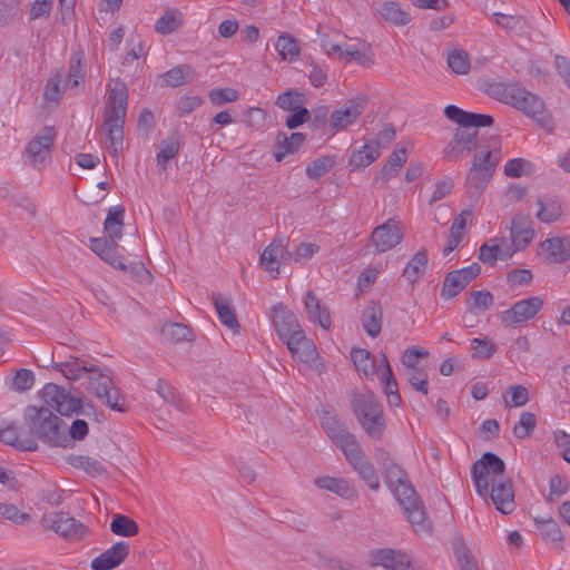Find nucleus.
<instances>
[{
	"mask_svg": "<svg viewBox=\"0 0 570 570\" xmlns=\"http://www.w3.org/2000/svg\"><path fill=\"white\" fill-rule=\"evenodd\" d=\"M53 368L66 379L77 381L87 375V391L96 396L104 405L112 411L125 413L128 411V402L121 390L115 385L108 371L81 360L70 356L67 361L55 363Z\"/></svg>",
	"mask_w": 570,
	"mask_h": 570,
	"instance_id": "obj_1",
	"label": "nucleus"
},
{
	"mask_svg": "<svg viewBox=\"0 0 570 570\" xmlns=\"http://www.w3.org/2000/svg\"><path fill=\"white\" fill-rule=\"evenodd\" d=\"M128 105V89L125 82L117 79L110 82L105 101L104 129L110 142L109 150L118 157L124 147V125Z\"/></svg>",
	"mask_w": 570,
	"mask_h": 570,
	"instance_id": "obj_2",
	"label": "nucleus"
},
{
	"mask_svg": "<svg viewBox=\"0 0 570 570\" xmlns=\"http://www.w3.org/2000/svg\"><path fill=\"white\" fill-rule=\"evenodd\" d=\"M30 434L51 445L65 446L68 438L65 422L48 407L30 405L23 414Z\"/></svg>",
	"mask_w": 570,
	"mask_h": 570,
	"instance_id": "obj_3",
	"label": "nucleus"
},
{
	"mask_svg": "<svg viewBox=\"0 0 570 570\" xmlns=\"http://www.w3.org/2000/svg\"><path fill=\"white\" fill-rule=\"evenodd\" d=\"M497 144L498 141L494 140L492 146H480L476 149L465 180L466 193L470 197H479L495 171L501 159Z\"/></svg>",
	"mask_w": 570,
	"mask_h": 570,
	"instance_id": "obj_4",
	"label": "nucleus"
},
{
	"mask_svg": "<svg viewBox=\"0 0 570 570\" xmlns=\"http://www.w3.org/2000/svg\"><path fill=\"white\" fill-rule=\"evenodd\" d=\"M495 92L499 100L522 110L525 115L532 117L544 127L549 125L550 119L547 116L542 99L529 92L519 83L499 85L495 88Z\"/></svg>",
	"mask_w": 570,
	"mask_h": 570,
	"instance_id": "obj_5",
	"label": "nucleus"
},
{
	"mask_svg": "<svg viewBox=\"0 0 570 570\" xmlns=\"http://www.w3.org/2000/svg\"><path fill=\"white\" fill-rule=\"evenodd\" d=\"M352 407L365 433L374 440H381L386 424L382 405L376 396L372 392L355 394Z\"/></svg>",
	"mask_w": 570,
	"mask_h": 570,
	"instance_id": "obj_6",
	"label": "nucleus"
},
{
	"mask_svg": "<svg viewBox=\"0 0 570 570\" xmlns=\"http://www.w3.org/2000/svg\"><path fill=\"white\" fill-rule=\"evenodd\" d=\"M393 493L412 524L415 532H430L432 527L428 519L425 508L416 494L415 489L407 482L393 485Z\"/></svg>",
	"mask_w": 570,
	"mask_h": 570,
	"instance_id": "obj_7",
	"label": "nucleus"
},
{
	"mask_svg": "<svg viewBox=\"0 0 570 570\" xmlns=\"http://www.w3.org/2000/svg\"><path fill=\"white\" fill-rule=\"evenodd\" d=\"M471 476L480 497L487 498L490 485L507 476L504 462L494 453L485 452L471 469Z\"/></svg>",
	"mask_w": 570,
	"mask_h": 570,
	"instance_id": "obj_8",
	"label": "nucleus"
},
{
	"mask_svg": "<svg viewBox=\"0 0 570 570\" xmlns=\"http://www.w3.org/2000/svg\"><path fill=\"white\" fill-rule=\"evenodd\" d=\"M57 137L53 126H43L27 144L23 157L29 166L42 169L51 161V149Z\"/></svg>",
	"mask_w": 570,
	"mask_h": 570,
	"instance_id": "obj_9",
	"label": "nucleus"
},
{
	"mask_svg": "<svg viewBox=\"0 0 570 570\" xmlns=\"http://www.w3.org/2000/svg\"><path fill=\"white\" fill-rule=\"evenodd\" d=\"M543 307L540 296H531L515 302L509 309L501 312L500 321L505 327H517L533 318Z\"/></svg>",
	"mask_w": 570,
	"mask_h": 570,
	"instance_id": "obj_10",
	"label": "nucleus"
},
{
	"mask_svg": "<svg viewBox=\"0 0 570 570\" xmlns=\"http://www.w3.org/2000/svg\"><path fill=\"white\" fill-rule=\"evenodd\" d=\"M478 130L472 128H458L453 138L444 147L443 154L448 161H459L470 155L473 149H478L476 145Z\"/></svg>",
	"mask_w": 570,
	"mask_h": 570,
	"instance_id": "obj_11",
	"label": "nucleus"
},
{
	"mask_svg": "<svg viewBox=\"0 0 570 570\" xmlns=\"http://www.w3.org/2000/svg\"><path fill=\"white\" fill-rule=\"evenodd\" d=\"M404 228L400 220L390 218L376 226L371 234V244L375 253H385L396 247L403 239Z\"/></svg>",
	"mask_w": 570,
	"mask_h": 570,
	"instance_id": "obj_12",
	"label": "nucleus"
},
{
	"mask_svg": "<svg viewBox=\"0 0 570 570\" xmlns=\"http://www.w3.org/2000/svg\"><path fill=\"white\" fill-rule=\"evenodd\" d=\"M41 394L43 401L61 415H71L81 411V400L53 383L46 384Z\"/></svg>",
	"mask_w": 570,
	"mask_h": 570,
	"instance_id": "obj_13",
	"label": "nucleus"
},
{
	"mask_svg": "<svg viewBox=\"0 0 570 570\" xmlns=\"http://www.w3.org/2000/svg\"><path fill=\"white\" fill-rule=\"evenodd\" d=\"M43 522L60 537L78 541L86 537L87 528L66 512H56L45 517Z\"/></svg>",
	"mask_w": 570,
	"mask_h": 570,
	"instance_id": "obj_14",
	"label": "nucleus"
},
{
	"mask_svg": "<svg viewBox=\"0 0 570 570\" xmlns=\"http://www.w3.org/2000/svg\"><path fill=\"white\" fill-rule=\"evenodd\" d=\"M293 254L287 249V243L283 238L274 239L261 254L259 263L265 272L274 278L279 275L282 264H287Z\"/></svg>",
	"mask_w": 570,
	"mask_h": 570,
	"instance_id": "obj_15",
	"label": "nucleus"
},
{
	"mask_svg": "<svg viewBox=\"0 0 570 570\" xmlns=\"http://www.w3.org/2000/svg\"><path fill=\"white\" fill-rule=\"evenodd\" d=\"M481 272L478 263L468 267L449 272L443 281L441 296L445 299L455 297L466 285L472 282Z\"/></svg>",
	"mask_w": 570,
	"mask_h": 570,
	"instance_id": "obj_16",
	"label": "nucleus"
},
{
	"mask_svg": "<svg viewBox=\"0 0 570 570\" xmlns=\"http://www.w3.org/2000/svg\"><path fill=\"white\" fill-rule=\"evenodd\" d=\"M344 455L353 470L367 484V487L373 491H377L380 489L379 476L360 444L356 443L355 446L348 449Z\"/></svg>",
	"mask_w": 570,
	"mask_h": 570,
	"instance_id": "obj_17",
	"label": "nucleus"
},
{
	"mask_svg": "<svg viewBox=\"0 0 570 570\" xmlns=\"http://www.w3.org/2000/svg\"><path fill=\"white\" fill-rule=\"evenodd\" d=\"M320 420L327 436L343 453L358 443L356 438L347 431L344 423L340 422L331 412L323 411Z\"/></svg>",
	"mask_w": 570,
	"mask_h": 570,
	"instance_id": "obj_18",
	"label": "nucleus"
},
{
	"mask_svg": "<svg viewBox=\"0 0 570 570\" xmlns=\"http://www.w3.org/2000/svg\"><path fill=\"white\" fill-rule=\"evenodd\" d=\"M366 107V98L357 97L350 99L330 116L331 129L338 131L356 121Z\"/></svg>",
	"mask_w": 570,
	"mask_h": 570,
	"instance_id": "obj_19",
	"label": "nucleus"
},
{
	"mask_svg": "<svg viewBox=\"0 0 570 570\" xmlns=\"http://www.w3.org/2000/svg\"><path fill=\"white\" fill-rule=\"evenodd\" d=\"M372 564L386 570H422L416 567L410 556L401 550L379 549L371 553Z\"/></svg>",
	"mask_w": 570,
	"mask_h": 570,
	"instance_id": "obj_20",
	"label": "nucleus"
},
{
	"mask_svg": "<svg viewBox=\"0 0 570 570\" xmlns=\"http://www.w3.org/2000/svg\"><path fill=\"white\" fill-rule=\"evenodd\" d=\"M495 509L503 514H510L515 508L512 482L507 475L491 484L489 494Z\"/></svg>",
	"mask_w": 570,
	"mask_h": 570,
	"instance_id": "obj_21",
	"label": "nucleus"
},
{
	"mask_svg": "<svg viewBox=\"0 0 570 570\" xmlns=\"http://www.w3.org/2000/svg\"><path fill=\"white\" fill-rule=\"evenodd\" d=\"M285 343L292 356L298 362L307 365H313L316 362L318 357L316 346L312 340L306 337L304 331L296 332Z\"/></svg>",
	"mask_w": 570,
	"mask_h": 570,
	"instance_id": "obj_22",
	"label": "nucleus"
},
{
	"mask_svg": "<svg viewBox=\"0 0 570 570\" xmlns=\"http://www.w3.org/2000/svg\"><path fill=\"white\" fill-rule=\"evenodd\" d=\"M444 115L461 127L476 130L479 127H489L493 124L490 115L469 112L454 105L446 106Z\"/></svg>",
	"mask_w": 570,
	"mask_h": 570,
	"instance_id": "obj_23",
	"label": "nucleus"
},
{
	"mask_svg": "<svg viewBox=\"0 0 570 570\" xmlns=\"http://www.w3.org/2000/svg\"><path fill=\"white\" fill-rule=\"evenodd\" d=\"M129 554V544L119 541L91 561L92 570H112L120 566Z\"/></svg>",
	"mask_w": 570,
	"mask_h": 570,
	"instance_id": "obj_24",
	"label": "nucleus"
},
{
	"mask_svg": "<svg viewBox=\"0 0 570 570\" xmlns=\"http://www.w3.org/2000/svg\"><path fill=\"white\" fill-rule=\"evenodd\" d=\"M273 324L279 338L288 341L296 332H302V327L295 314L283 307L282 304L273 307Z\"/></svg>",
	"mask_w": 570,
	"mask_h": 570,
	"instance_id": "obj_25",
	"label": "nucleus"
},
{
	"mask_svg": "<svg viewBox=\"0 0 570 570\" xmlns=\"http://www.w3.org/2000/svg\"><path fill=\"white\" fill-rule=\"evenodd\" d=\"M532 225V219L528 215L518 214L513 217L510 234L517 248L522 249L531 243L534 236Z\"/></svg>",
	"mask_w": 570,
	"mask_h": 570,
	"instance_id": "obj_26",
	"label": "nucleus"
},
{
	"mask_svg": "<svg viewBox=\"0 0 570 570\" xmlns=\"http://www.w3.org/2000/svg\"><path fill=\"white\" fill-rule=\"evenodd\" d=\"M317 488L333 492L342 499H353L357 497L355 487L344 478L318 476L314 480Z\"/></svg>",
	"mask_w": 570,
	"mask_h": 570,
	"instance_id": "obj_27",
	"label": "nucleus"
},
{
	"mask_svg": "<svg viewBox=\"0 0 570 570\" xmlns=\"http://www.w3.org/2000/svg\"><path fill=\"white\" fill-rule=\"evenodd\" d=\"M551 263H564L570 258V236L550 237L541 243Z\"/></svg>",
	"mask_w": 570,
	"mask_h": 570,
	"instance_id": "obj_28",
	"label": "nucleus"
},
{
	"mask_svg": "<svg viewBox=\"0 0 570 570\" xmlns=\"http://www.w3.org/2000/svg\"><path fill=\"white\" fill-rule=\"evenodd\" d=\"M304 306L309 321L317 323L324 330L331 327L330 312L325 306L321 305V302L312 291L305 294Z\"/></svg>",
	"mask_w": 570,
	"mask_h": 570,
	"instance_id": "obj_29",
	"label": "nucleus"
},
{
	"mask_svg": "<svg viewBox=\"0 0 570 570\" xmlns=\"http://www.w3.org/2000/svg\"><path fill=\"white\" fill-rule=\"evenodd\" d=\"M305 140L302 132H293L289 136L286 132H278L275 141V159L282 161L287 155L295 153Z\"/></svg>",
	"mask_w": 570,
	"mask_h": 570,
	"instance_id": "obj_30",
	"label": "nucleus"
},
{
	"mask_svg": "<svg viewBox=\"0 0 570 570\" xmlns=\"http://www.w3.org/2000/svg\"><path fill=\"white\" fill-rule=\"evenodd\" d=\"M428 265V252L425 248L417 250L405 265L402 275L410 284L416 283L425 273Z\"/></svg>",
	"mask_w": 570,
	"mask_h": 570,
	"instance_id": "obj_31",
	"label": "nucleus"
},
{
	"mask_svg": "<svg viewBox=\"0 0 570 570\" xmlns=\"http://www.w3.org/2000/svg\"><path fill=\"white\" fill-rule=\"evenodd\" d=\"M383 311L380 304L371 302L363 311L362 324L371 337H376L382 327Z\"/></svg>",
	"mask_w": 570,
	"mask_h": 570,
	"instance_id": "obj_32",
	"label": "nucleus"
},
{
	"mask_svg": "<svg viewBox=\"0 0 570 570\" xmlns=\"http://www.w3.org/2000/svg\"><path fill=\"white\" fill-rule=\"evenodd\" d=\"M184 23L181 11L176 8L167 9L155 22V31L158 35L167 36L177 31Z\"/></svg>",
	"mask_w": 570,
	"mask_h": 570,
	"instance_id": "obj_33",
	"label": "nucleus"
},
{
	"mask_svg": "<svg viewBox=\"0 0 570 570\" xmlns=\"http://www.w3.org/2000/svg\"><path fill=\"white\" fill-rule=\"evenodd\" d=\"M213 302L220 322L228 328L236 332L239 327V323L232 302L219 294L213 295Z\"/></svg>",
	"mask_w": 570,
	"mask_h": 570,
	"instance_id": "obj_34",
	"label": "nucleus"
},
{
	"mask_svg": "<svg viewBox=\"0 0 570 570\" xmlns=\"http://www.w3.org/2000/svg\"><path fill=\"white\" fill-rule=\"evenodd\" d=\"M275 49L283 61H295L301 55L298 41L287 32L282 33L277 38Z\"/></svg>",
	"mask_w": 570,
	"mask_h": 570,
	"instance_id": "obj_35",
	"label": "nucleus"
},
{
	"mask_svg": "<svg viewBox=\"0 0 570 570\" xmlns=\"http://www.w3.org/2000/svg\"><path fill=\"white\" fill-rule=\"evenodd\" d=\"M0 441L22 451H35L38 448L33 439H21L13 424L0 428Z\"/></svg>",
	"mask_w": 570,
	"mask_h": 570,
	"instance_id": "obj_36",
	"label": "nucleus"
},
{
	"mask_svg": "<svg viewBox=\"0 0 570 570\" xmlns=\"http://www.w3.org/2000/svg\"><path fill=\"white\" fill-rule=\"evenodd\" d=\"M125 208L121 205L111 207L104 224L105 232L112 239H119L122 235Z\"/></svg>",
	"mask_w": 570,
	"mask_h": 570,
	"instance_id": "obj_37",
	"label": "nucleus"
},
{
	"mask_svg": "<svg viewBox=\"0 0 570 570\" xmlns=\"http://www.w3.org/2000/svg\"><path fill=\"white\" fill-rule=\"evenodd\" d=\"M381 17L395 26H405L411 21V14L404 11L397 2H385L380 9Z\"/></svg>",
	"mask_w": 570,
	"mask_h": 570,
	"instance_id": "obj_38",
	"label": "nucleus"
},
{
	"mask_svg": "<svg viewBox=\"0 0 570 570\" xmlns=\"http://www.w3.org/2000/svg\"><path fill=\"white\" fill-rule=\"evenodd\" d=\"M534 524L543 540L550 543H560L563 534L559 524L552 518H535Z\"/></svg>",
	"mask_w": 570,
	"mask_h": 570,
	"instance_id": "obj_39",
	"label": "nucleus"
},
{
	"mask_svg": "<svg viewBox=\"0 0 570 570\" xmlns=\"http://www.w3.org/2000/svg\"><path fill=\"white\" fill-rule=\"evenodd\" d=\"M67 462L76 469L83 470L91 476H98L105 472L102 463L88 455H70L67 458Z\"/></svg>",
	"mask_w": 570,
	"mask_h": 570,
	"instance_id": "obj_40",
	"label": "nucleus"
},
{
	"mask_svg": "<svg viewBox=\"0 0 570 570\" xmlns=\"http://www.w3.org/2000/svg\"><path fill=\"white\" fill-rule=\"evenodd\" d=\"M453 552L461 570H479L475 558L460 537L452 542Z\"/></svg>",
	"mask_w": 570,
	"mask_h": 570,
	"instance_id": "obj_41",
	"label": "nucleus"
},
{
	"mask_svg": "<svg viewBox=\"0 0 570 570\" xmlns=\"http://www.w3.org/2000/svg\"><path fill=\"white\" fill-rule=\"evenodd\" d=\"M194 78V69L189 65H179L163 75V79L169 87H179L190 82Z\"/></svg>",
	"mask_w": 570,
	"mask_h": 570,
	"instance_id": "obj_42",
	"label": "nucleus"
},
{
	"mask_svg": "<svg viewBox=\"0 0 570 570\" xmlns=\"http://www.w3.org/2000/svg\"><path fill=\"white\" fill-rule=\"evenodd\" d=\"M407 153L405 148L397 149L393 151L387 160V163L381 169L377 179L381 178L387 181L390 178L395 176L402 166L406 163Z\"/></svg>",
	"mask_w": 570,
	"mask_h": 570,
	"instance_id": "obj_43",
	"label": "nucleus"
},
{
	"mask_svg": "<svg viewBox=\"0 0 570 570\" xmlns=\"http://www.w3.org/2000/svg\"><path fill=\"white\" fill-rule=\"evenodd\" d=\"M380 156L379 146L374 142L364 145L361 149L354 151L350 158V165L358 168L371 165Z\"/></svg>",
	"mask_w": 570,
	"mask_h": 570,
	"instance_id": "obj_44",
	"label": "nucleus"
},
{
	"mask_svg": "<svg viewBox=\"0 0 570 570\" xmlns=\"http://www.w3.org/2000/svg\"><path fill=\"white\" fill-rule=\"evenodd\" d=\"M180 149V141L177 136H170L160 142L157 154V165L165 170L168 161L177 156Z\"/></svg>",
	"mask_w": 570,
	"mask_h": 570,
	"instance_id": "obj_45",
	"label": "nucleus"
},
{
	"mask_svg": "<svg viewBox=\"0 0 570 570\" xmlns=\"http://www.w3.org/2000/svg\"><path fill=\"white\" fill-rule=\"evenodd\" d=\"M110 530L116 535L132 537L139 531L135 520L124 514H116L110 522Z\"/></svg>",
	"mask_w": 570,
	"mask_h": 570,
	"instance_id": "obj_46",
	"label": "nucleus"
},
{
	"mask_svg": "<svg viewBox=\"0 0 570 570\" xmlns=\"http://www.w3.org/2000/svg\"><path fill=\"white\" fill-rule=\"evenodd\" d=\"M351 358L358 372L363 373L365 376L374 374L375 361L367 350L353 348L351 351Z\"/></svg>",
	"mask_w": 570,
	"mask_h": 570,
	"instance_id": "obj_47",
	"label": "nucleus"
},
{
	"mask_svg": "<svg viewBox=\"0 0 570 570\" xmlns=\"http://www.w3.org/2000/svg\"><path fill=\"white\" fill-rule=\"evenodd\" d=\"M446 60L450 69L458 75H465L470 70L469 55L461 48L449 50Z\"/></svg>",
	"mask_w": 570,
	"mask_h": 570,
	"instance_id": "obj_48",
	"label": "nucleus"
},
{
	"mask_svg": "<svg viewBox=\"0 0 570 570\" xmlns=\"http://www.w3.org/2000/svg\"><path fill=\"white\" fill-rule=\"evenodd\" d=\"M334 165L335 158L333 156L320 157L307 165L306 175L311 179H318L328 173Z\"/></svg>",
	"mask_w": 570,
	"mask_h": 570,
	"instance_id": "obj_49",
	"label": "nucleus"
},
{
	"mask_svg": "<svg viewBox=\"0 0 570 570\" xmlns=\"http://www.w3.org/2000/svg\"><path fill=\"white\" fill-rule=\"evenodd\" d=\"M537 205L539 209L535 216L542 223L556 222L562 215L561 205L557 202H549L544 204L541 199H538Z\"/></svg>",
	"mask_w": 570,
	"mask_h": 570,
	"instance_id": "obj_50",
	"label": "nucleus"
},
{
	"mask_svg": "<svg viewBox=\"0 0 570 570\" xmlns=\"http://www.w3.org/2000/svg\"><path fill=\"white\" fill-rule=\"evenodd\" d=\"M537 419L531 412H523L520 415L519 422L513 428V435L517 439L523 440L530 436L535 428Z\"/></svg>",
	"mask_w": 570,
	"mask_h": 570,
	"instance_id": "obj_51",
	"label": "nucleus"
},
{
	"mask_svg": "<svg viewBox=\"0 0 570 570\" xmlns=\"http://www.w3.org/2000/svg\"><path fill=\"white\" fill-rule=\"evenodd\" d=\"M35 384V374L31 370H18L12 379L11 390L18 393H23L31 390Z\"/></svg>",
	"mask_w": 570,
	"mask_h": 570,
	"instance_id": "obj_52",
	"label": "nucleus"
},
{
	"mask_svg": "<svg viewBox=\"0 0 570 570\" xmlns=\"http://www.w3.org/2000/svg\"><path fill=\"white\" fill-rule=\"evenodd\" d=\"M472 357L488 360L495 352V345L489 338H473L471 341Z\"/></svg>",
	"mask_w": 570,
	"mask_h": 570,
	"instance_id": "obj_53",
	"label": "nucleus"
},
{
	"mask_svg": "<svg viewBox=\"0 0 570 570\" xmlns=\"http://www.w3.org/2000/svg\"><path fill=\"white\" fill-rule=\"evenodd\" d=\"M164 335L170 340L171 342H185L191 340L190 330L184 325L178 323L167 324L163 328Z\"/></svg>",
	"mask_w": 570,
	"mask_h": 570,
	"instance_id": "obj_54",
	"label": "nucleus"
},
{
	"mask_svg": "<svg viewBox=\"0 0 570 570\" xmlns=\"http://www.w3.org/2000/svg\"><path fill=\"white\" fill-rule=\"evenodd\" d=\"M1 515L13 522L14 524H24L30 522L31 515L27 512H21L17 505L10 503H0Z\"/></svg>",
	"mask_w": 570,
	"mask_h": 570,
	"instance_id": "obj_55",
	"label": "nucleus"
},
{
	"mask_svg": "<svg viewBox=\"0 0 570 570\" xmlns=\"http://www.w3.org/2000/svg\"><path fill=\"white\" fill-rule=\"evenodd\" d=\"M208 97L213 105L223 106L236 101L239 98V92L233 88H216L209 91Z\"/></svg>",
	"mask_w": 570,
	"mask_h": 570,
	"instance_id": "obj_56",
	"label": "nucleus"
},
{
	"mask_svg": "<svg viewBox=\"0 0 570 570\" xmlns=\"http://www.w3.org/2000/svg\"><path fill=\"white\" fill-rule=\"evenodd\" d=\"M532 165L523 158L510 159L504 166V174L508 177L519 178L531 171Z\"/></svg>",
	"mask_w": 570,
	"mask_h": 570,
	"instance_id": "obj_57",
	"label": "nucleus"
},
{
	"mask_svg": "<svg viewBox=\"0 0 570 570\" xmlns=\"http://www.w3.org/2000/svg\"><path fill=\"white\" fill-rule=\"evenodd\" d=\"M407 382L411 384L413 389L416 391L428 394L429 385H428V373L424 368L420 367L417 370H407L405 372Z\"/></svg>",
	"mask_w": 570,
	"mask_h": 570,
	"instance_id": "obj_58",
	"label": "nucleus"
},
{
	"mask_svg": "<svg viewBox=\"0 0 570 570\" xmlns=\"http://www.w3.org/2000/svg\"><path fill=\"white\" fill-rule=\"evenodd\" d=\"M85 80V70L81 60L78 58H71L69 65V73L65 79V87H77Z\"/></svg>",
	"mask_w": 570,
	"mask_h": 570,
	"instance_id": "obj_59",
	"label": "nucleus"
},
{
	"mask_svg": "<svg viewBox=\"0 0 570 570\" xmlns=\"http://www.w3.org/2000/svg\"><path fill=\"white\" fill-rule=\"evenodd\" d=\"M429 355V352L415 346L407 347L403 354H402V364L405 367V372L407 370H417L419 367V360L421 357H426Z\"/></svg>",
	"mask_w": 570,
	"mask_h": 570,
	"instance_id": "obj_60",
	"label": "nucleus"
},
{
	"mask_svg": "<svg viewBox=\"0 0 570 570\" xmlns=\"http://www.w3.org/2000/svg\"><path fill=\"white\" fill-rule=\"evenodd\" d=\"M494 17L495 23L507 30L522 29L525 26V20L521 16L497 12Z\"/></svg>",
	"mask_w": 570,
	"mask_h": 570,
	"instance_id": "obj_61",
	"label": "nucleus"
},
{
	"mask_svg": "<svg viewBox=\"0 0 570 570\" xmlns=\"http://www.w3.org/2000/svg\"><path fill=\"white\" fill-rule=\"evenodd\" d=\"M508 392L510 393L511 401L509 402L504 399L505 406L520 407L525 405L530 400L528 389L523 385H511Z\"/></svg>",
	"mask_w": 570,
	"mask_h": 570,
	"instance_id": "obj_62",
	"label": "nucleus"
},
{
	"mask_svg": "<svg viewBox=\"0 0 570 570\" xmlns=\"http://www.w3.org/2000/svg\"><path fill=\"white\" fill-rule=\"evenodd\" d=\"M117 247L118 245L114 240L100 258L111 266L119 268L122 272H127L128 266L125 263V258L117 252Z\"/></svg>",
	"mask_w": 570,
	"mask_h": 570,
	"instance_id": "obj_63",
	"label": "nucleus"
},
{
	"mask_svg": "<svg viewBox=\"0 0 570 570\" xmlns=\"http://www.w3.org/2000/svg\"><path fill=\"white\" fill-rule=\"evenodd\" d=\"M479 259L490 266L495 265V262L499 259V255L498 246L493 242V238L489 239L488 242L481 245L479 250Z\"/></svg>",
	"mask_w": 570,
	"mask_h": 570,
	"instance_id": "obj_64",
	"label": "nucleus"
}]
</instances>
